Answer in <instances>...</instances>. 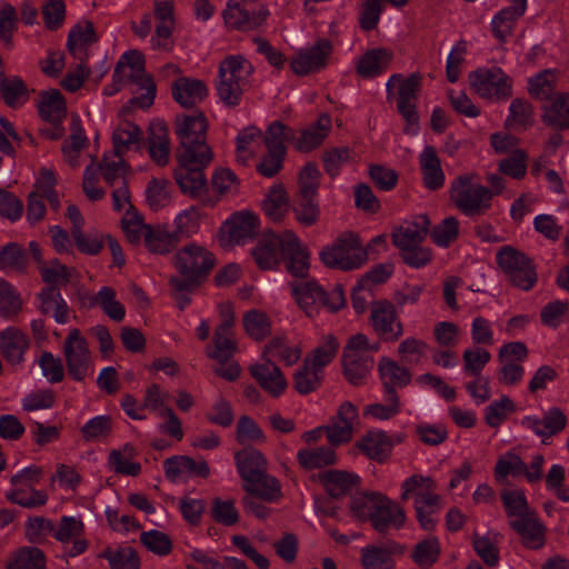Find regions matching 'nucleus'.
<instances>
[{
	"label": "nucleus",
	"instance_id": "obj_27",
	"mask_svg": "<svg viewBox=\"0 0 569 569\" xmlns=\"http://www.w3.org/2000/svg\"><path fill=\"white\" fill-rule=\"evenodd\" d=\"M172 98L183 108H193L208 96L202 80L180 77L171 86Z\"/></svg>",
	"mask_w": 569,
	"mask_h": 569
},
{
	"label": "nucleus",
	"instance_id": "obj_60",
	"mask_svg": "<svg viewBox=\"0 0 569 569\" xmlns=\"http://www.w3.org/2000/svg\"><path fill=\"white\" fill-rule=\"evenodd\" d=\"M243 327L246 332L257 341L263 340L271 333L269 317L258 310H250L244 313Z\"/></svg>",
	"mask_w": 569,
	"mask_h": 569
},
{
	"label": "nucleus",
	"instance_id": "obj_61",
	"mask_svg": "<svg viewBox=\"0 0 569 569\" xmlns=\"http://www.w3.org/2000/svg\"><path fill=\"white\" fill-rule=\"evenodd\" d=\"M315 198L312 196L299 194L293 206L297 221L305 227H311L319 220L320 208Z\"/></svg>",
	"mask_w": 569,
	"mask_h": 569
},
{
	"label": "nucleus",
	"instance_id": "obj_15",
	"mask_svg": "<svg viewBox=\"0 0 569 569\" xmlns=\"http://www.w3.org/2000/svg\"><path fill=\"white\" fill-rule=\"evenodd\" d=\"M357 421V407L350 401L342 402L336 416L325 426L329 443L335 447L348 443L352 439Z\"/></svg>",
	"mask_w": 569,
	"mask_h": 569
},
{
	"label": "nucleus",
	"instance_id": "obj_54",
	"mask_svg": "<svg viewBox=\"0 0 569 569\" xmlns=\"http://www.w3.org/2000/svg\"><path fill=\"white\" fill-rule=\"evenodd\" d=\"M322 372L303 361L293 375V387L300 395H309L320 388L322 382Z\"/></svg>",
	"mask_w": 569,
	"mask_h": 569
},
{
	"label": "nucleus",
	"instance_id": "obj_7",
	"mask_svg": "<svg viewBox=\"0 0 569 569\" xmlns=\"http://www.w3.org/2000/svg\"><path fill=\"white\" fill-rule=\"evenodd\" d=\"M496 260L512 286L528 291L536 284V266L526 253L505 246L497 252Z\"/></svg>",
	"mask_w": 569,
	"mask_h": 569
},
{
	"label": "nucleus",
	"instance_id": "obj_44",
	"mask_svg": "<svg viewBox=\"0 0 569 569\" xmlns=\"http://www.w3.org/2000/svg\"><path fill=\"white\" fill-rule=\"evenodd\" d=\"M94 27L91 21H82L72 27L68 34L67 47L74 58H80L87 46L97 42Z\"/></svg>",
	"mask_w": 569,
	"mask_h": 569
},
{
	"label": "nucleus",
	"instance_id": "obj_45",
	"mask_svg": "<svg viewBox=\"0 0 569 569\" xmlns=\"http://www.w3.org/2000/svg\"><path fill=\"white\" fill-rule=\"evenodd\" d=\"M148 149L150 158L156 163L159 166L167 164L170 153V141L166 126L159 123L150 128Z\"/></svg>",
	"mask_w": 569,
	"mask_h": 569
},
{
	"label": "nucleus",
	"instance_id": "obj_1",
	"mask_svg": "<svg viewBox=\"0 0 569 569\" xmlns=\"http://www.w3.org/2000/svg\"><path fill=\"white\" fill-rule=\"evenodd\" d=\"M252 64L242 56H229L219 64L216 90L224 106L236 108L250 87Z\"/></svg>",
	"mask_w": 569,
	"mask_h": 569
},
{
	"label": "nucleus",
	"instance_id": "obj_11",
	"mask_svg": "<svg viewBox=\"0 0 569 569\" xmlns=\"http://www.w3.org/2000/svg\"><path fill=\"white\" fill-rule=\"evenodd\" d=\"M179 166L174 170V179L184 194L199 197L207 189V179L203 170L210 162H203L200 157L189 151L177 153Z\"/></svg>",
	"mask_w": 569,
	"mask_h": 569
},
{
	"label": "nucleus",
	"instance_id": "obj_4",
	"mask_svg": "<svg viewBox=\"0 0 569 569\" xmlns=\"http://www.w3.org/2000/svg\"><path fill=\"white\" fill-rule=\"evenodd\" d=\"M208 121L202 112L180 114L176 118L174 132L179 140L177 153L189 151L203 162H211L213 153L207 143Z\"/></svg>",
	"mask_w": 569,
	"mask_h": 569
},
{
	"label": "nucleus",
	"instance_id": "obj_39",
	"mask_svg": "<svg viewBox=\"0 0 569 569\" xmlns=\"http://www.w3.org/2000/svg\"><path fill=\"white\" fill-rule=\"evenodd\" d=\"M242 488L248 495L269 503L277 502L282 498L280 481L268 472L242 483Z\"/></svg>",
	"mask_w": 569,
	"mask_h": 569
},
{
	"label": "nucleus",
	"instance_id": "obj_34",
	"mask_svg": "<svg viewBox=\"0 0 569 569\" xmlns=\"http://www.w3.org/2000/svg\"><path fill=\"white\" fill-rule=\"evenodd\" d=\"M320 480L327 493L335 499L351 493L360 483V477L343 470H327L320 475Z\"/></svg>",
	"mask_w": 569,
	"mask_h": 569
},
{
	"label": "nucleus",
	"instance_id": "obj_17",
	"mask_svg": "<svg viewBox=\"0 0 569 569\" xmlns=\"http://www.w3.org/2000/svg\"><path fill=\"white\" fill-rule=\"evenodd\" d=\"M436 488V481L432 478L413 475L402 482L400 498L402 501H407L412 495H416L415 503L430 509H440L441 498L435 492Z\"/></svg>",
	"mask_w": 569,
	"mask_h": 569
},
{
	"label": "nucleus",
	"instance_id": "obj_28",
	"mask_svg": "<svg viewBox=\"0 0 569 569\" xmlns=\"http://www.w3.org/2000/svg\"><path fill=\"white\" fill-rule=\"evenodd\" d=\"M222 230L228 233L230 241L243 243L258 234L259 218L249 211L236 212L226 221Z\"/></svg>",
	"mask_w": 569,
	"mask_h": 569
},
{
	"label": "nucleus",
	"instance_id": "obj_49",
	"mask_svg": "<svg viewBox=\"0 0 569 569\" xmlns=\"http://www.w3.org/2000/svg\"><path fill=\"white\" fill-rule=\"evenodd\" d=\"M142 139V130L132 122H123L112 133L114 156L122 158L132 144Z\"/></svg>",
	"mask_w": 569,
	"mask_h": 569
},
{
	"label": "nucleus",
	"instance_id": "obj_5",
	"mask_svg": "<svg viewBox=\"0 0 569 569\" xmlns=\"http://www.w3.org/2000/svg\"><path fill=\"white\" fill-rule=\"evenodd\" d=\"M471 174H461L450 184V200L456 208L468 217L485 214L491 207V189L472 182Z\"/></svg>",
	"mask_w": 569,
	"mask_h": 569
},
{
	"label": "nucleus",
	"instance_id": "obj_64",
	"mask_svg": "<svg viewBox=\"0 0 569 569\" xmlns=\"http://www.w3.org/2000/svg\"><path fill=\"white\" fill-rule=\"evenodd\" d=\"M103 557L108 559L111 569H139L140 559L131 547H121L117 550H106Z\"/></svg>",
	"mask_w": 569,
	"mask_h": 569
},
{
	"label": "nucleus",
	"instance_id": "obj_3",
	"mask_svg": "<svg viewBox=\"0 0 569 569\" xmlns=\"http://www.w3.org/2000/svg\"><path fill=\"white\" fill-rule=\"evenodd\" d=\"M379 343H370L363 333L348 339L342 352V369L346 379L355 387L365 383L371 372L375 360L372 353L379 350Z\"/></svg>",
	"mask_w": 569,
	"mask_h": 569
},
{
	"label": "nucleus",
	"instance_id": "obj_37",
	"mask_svg": "<svg viewBox=\"0 0 569 569\" xmlns=\"http://www.w3.org/2000/svg\"><path fill=\"white\" fill-rule=\"evenodd\" d=\"M30 346L29 339L17 327H9L0 333V350L4 359L18 365L23 360V355Z\"/></svg>",
	"mask_w": 569,
	"mask_h": 569
},
{
	"label": "nucleus",
	"instance_id": "obj_32",
	"mask_svg": "<svg viewBox=\"0 0 569 569\" xmlns=\"http://www.w3.org/2000/svg\"><path fill=\"white\" fill-rule=\"evenodd\" d=\"M378 372L382 382L383 393H397L398 388H405L411 382V373L395 360L382 357L378 363Z\"/></svg>",
	"mask_w": 569,
	"mask_h": 569
},
{
	"label": "nucleus",
	"instance_id": "obj_40",
	"mask_svg": "<svg viewBox=\"0 0 569 569\" xmlns=\"http://www.w3.org/2000/svg\"><path fill=\"white\" fill-rule=\"evenodd\" d=\"M40 311L44 315L52 313L58 323H67L69 319V307L56 286H48L39 293Z\"/></svg>",
	"mask_w": 569,
	"mask_h": 569
},
{
	"label": "nucleus",
	"instance_id": "obj_22",
	"mask_svg": "<svg viewBox=\"0 0 569 569\" xmlns=\"http://www.w3.org/2000/svg\"><path fill=\"white\" fill-rule=\"evenodd\" d=\"M541 121L555 131L569 130V92H557L542 103Z\"/></svg>",
	"mask_w": 569,
	"mask_h": 569
},
{
	"label": "nucleus",
	"instance_id": "obj_30",
	"mask_svg": "<svg viewBox=\"0 0 569 569\" xmlns=\"http://www.w3.org/2000/svg\"><path fill=\"white\" fill-rule=\"evenodd\" d=\"M430 219L427 214H419L411 222L399 227L392 233V242L399 249L419 246L427 237L430 228Z\"/></svg>",
	"mask_w": 569,
	"mask_h": 569
},
{
	"label": "nucleus",
	"instance_id": "obj_48",
	"mask_svg": "<svg viewBox=\"0 0 569 569\" xmlns=\"http://www.w3.org/2000/svg\"><path fill=\"white\" fill-rule=\"evenodd\" d=\"M179 232L151 227L147 230L146 247L153 253L164 254L170 252L180 242Z\"/></svg>",
	"mask_w": 569,
	"mask_h": 569
},
{
	"label": "nucleus",
	"instance_id": "obj_25",
	"mask_svg": "<svg viewBox=\"0 0 569 569\" xmlns=\"http://www.w3.org/2000/svg\"><path fill=\"white\" fill-rule=\"evenodd\" d=\"M521 426L532 430L537 436L550 437L562 431L567 426V417L560 408L552 407L541 418L527 416Z\"/></svg>",
	"mask_w": 569,
	"mask_h": 569
},
{
	"label": "nucleus",
	"instance_id": "obj_31",
	"mask_svg": "<svg viewBox=\"0 0 569 569\" xmlns=\"http://www.w3.org/2000/svg\"><path fill=\"white\" fill-rule=\"evenodd\" d=\"M331 130V118L327 113L319 116L315 123L302 129L299 137L293 140L295 147L300 152H310L322 144Z\"/></svg>",
	"mask_w": 569,
	"mask_h": 569
},
{
	"label": "nucleus",
	"instance_id": "obj_46",
	"mask_svg": "<svg viewBox=\"0 0 569 569\" xmlns=\"http://www.w3.org/2000/svg\"><path fill=\"white\" fill-rule=\"evenodd\" d=\"M28 266V253L17 242H9L0 249V271L23 273Z\"/></svg>",
	"mask_w": 569,
	"mask_h": 569
},
{
	"label": "nucleus",
	"instance_id": "obj_23",
	"mask_svg": "<svg viewBox=\"0 0 569 569\" xmlns=\"http://www.w3.org/2000/svg\"><path fill=\"white\" fill-rule=\"evenodd\" d=\"M284 249V231L277 234H264L252 250V256L260 269H274L282 258Z\"/></svg>",
	"mask_w": 569,
	"mask_h": 569
},
{
	"label": "nucleus",
	"instance_id": "obj_2",
	"mask_svg": "<svg viewBox=\"0 0 569 569\" xmlns=\"http://www.w3.org/2000/svg\"><path fill=\"white\" fill-rule=\"evenodd\" d=\"M291 290L298 306L309 318L316 317L321 309L337 312L346 305L340 284L326 291L316 280H301L292 282Z\"/></svg>",
	"mask_w": 569,
	"mask_h": 569
},
{
	"label": "nucleus",
	"instance_id": "obj_56",
	"mask_svg": "<svg viewBox=\"0 0 569 569\" xmlns=\"http://www.w3.org/2000/svg\"><path fill=\"white\" fill-rule=\"evenodd\" d=\"M113 428L110 416H97L88 420L80 429L81 437L87 442L107 439Z\"/></svg>",
	"mask_w": 569,
	"mask_h": 569
},
{
	"label": "nucleus",
	"instance_id": "obj_13",
	"mask_svg": "<svg viewBox=\"0 0 569 569\" xmlns=\"http://www.w3.org/2000/svg\"><path fill=\"white\" fill-rule=\"evenodd\" d=\"M370 323L376 335L385 341H397L403 335V325L396 306L387 299L371 303Z\"/></svg>",
	"mask_w": 569,
	"mask_h": 569
},
{
	"label": "nucleus",
	"instance_id": "obj_10",
	"mask_svg": "<svg viewBox=\"0 0 569 569\" xmlns=\"http://www.w3.org/2000/svg\"><path fill=\"white\" fill-rule=\"evenodd\" d=\"M471 89L482 99L508 100L512 96V78L501 68H478L468 76Z\"/></svg>",
	"mask_w": 569,
	"mask_h": 569
},
{
	"label": "nucleus",
	"instance_id": "obj_24",
	"mask_svg": "<svg viewBox=\"0 0 569 569\" xmlns=\"http://www.w3.org/2000/svg\"><path fill=\"white\" fill-rule=\"evenodd\" d=\"M403 547L396 541L385 546L369 545L361 549V565L365 569H393L395 555H401Z\"/></svg>",
	"mask_w": 569,
	"mask_h": 569
},
{
	"label": "nucleus",
	"instance_id": "obj_19",
	"mask_svg": "<svg viewBox=\"0 0 569 569\" xmlns=\"http://www.w3.org/2000/svg\"><path fill=\"white\" fill-rule=\"evenodd\" d=\"M281 259L286 261V269L292 276L305 278L308 274L309 252L291 230H284V249Z\"/></svg>",
	"mask_w": 569,
	"mask_h": 569
},
{
	"label": "nucleus",
	"instance_id": "obj_18",
	"mask_svg": "<svg viewBox=\"0 0 569 569\" xmlns=\"http://www.w3.org/2000/svg\"><path fill=\"white\" fill-rule=\"evenodd\" d=\"M166 477L172 482L186 481L193 477L207 478L210 468L203 458L173 456L163 461Z\"/></svg>",
	"mask_w": 569,
	"mask_h": 569
},
{
	"label": "nucleus",
	"instance_id": "obj_47",
	"mask_svg": "<svg viewBox=\"0 0 569 569\" xmlns=\"http://www.w3.org/2000/svg\"><path fill=\"white\" fill-rule=\"evenodd\" d=\"M40 117L54 124L66 117V101L59 90L52 89L42 93L38 106Z\"/></svg>",
	"mask_w": 569,
	"mask_h": 569
},
{
	"label": "nucleus",
	"instance_id": "obj_26",
	"mask_svg": "<svg viewBox=\"0 0 569 569\" xmlns=\"http://www.w3.org/2000/svg\"><path fill=\"white\" fill-rule=\"evenodd\" d=\"M509 526L521 538L523 545L530 549H539L545 545L546 528L537 518L535 511L509 520Z\"/></svg>",
	"mask_w": 569,
	"mask_h": 569
},
{
	"label": "nucleus",
	"instance_id": "obj_36",
	"mask_svg": "<svg viewBox=\"0 0 569 569\" xmlns=\"http://www.w3.org/2000/svg\"><path fill=\"white\" fill-rule=\"evenodd\" d=\"M234 460L237 470L243 483L267 472V459L253 447H247L236 452Z\"/></svg>",
	"mask_w": 569,
	"mask_h": 569
},
{
	"label": "nucleus",
	"instance_id": "obj_8",
	"mask_svg": "<svg viewBox=\"0 0 569 569\" xmlns=\"http://www.w3.org/2000/svg\"><path fill=\"white\" fill-rule=\"evenodd\" d=\"M214 257L206 248L189 244L180 249L173 257V264L180 279L189 283L201 284L214 266Z\"/></svg>",
	"mask_w": 569,
	"mask_h": 569
},
{
	"label": "nucleus",
	"instance_id": "obj_51",
	"mask_svg": "<svg viewBox=\"0 0 569 569\" xmlns=\"http://www.w3.org/2000/svg\"><path fill=\"white\" fill-rule=\"evenodd\" d=\"M263 210L272 221H281L289 210V199L281 184H274L269 190L263 202Z\"/></svg>",
	"mask_w": 569,
	"mask_h": 569
},
{
	"label": "nucleus",
	"instance_id": "obj_63",
	"mask_svg": "<svg viewBox=\"0 0 569 569\" xmlns=\"http://www.w3.org/2000/svg\"><path fill=\"white\" fill-rule=\"evenodd\" d=\"M22 308L20 296L12 286L0 278V317L13 319Z\"/></svg>",
	"mask_w": 569,
	"mask_h": 569
},
{
	"label": "nucleus",
	"instance_id": "obj_29",
	"mask_svg": "<svg viewBox=\"0 0 569 569\" xmlns=\"http://www.w3.org/2000/svg\"><path fill=\"white\" fill-rule=\"evenodd\" d=\"M173 8V0H154V17L159 21L156 27V36L151 39L154 49L167 50L169 48L168 40L174 26Z\"/></svg>",
	"mask_w": 569,
	"mask_h": 569
},
{
	"label": "nucleus",
	"instance_id": "obj_53",
	"mask_svg": "<svg viewBox=\"0 0 569 569\" xmlns=\"http://www.w3.org/2000/svg\"><path fill=\"white\" fill-rule=\"evenodd\" d=\"M301 357L300 348L296 346H289L282 338L271 339L263 349L262 359L278 358L283 361L287 366L295 365Z\"/></svg>",
	"mask_w": 569,
	"mask_h": 569
},
{
	"label": "nucleus",
	"instance_id": "obj_6",
	"mask_svg": "<svg viewBox=\"0 0 569 569\" xmlns=\"http://www.w3.org/2000/svg\"><path fill=\"white\" fill-rule=\"evenodd\" d=\"M396 83H398L397 109L406 121L405 132L416 133L419 122L416 103L421 90L422 74L413 72L407 78L400 73L392 74L386 84L388 98L391 97Z\"/></svg>",
	"mask_w": 569,
	"mask_h": 569
},
{
	"label": "nucleus",
	"instance_id": "obj_41",
	"mask_svg": "<svg viewBox=\"0 0 569 569\" xmlns=\"http://www.w3.org/2000/svg\"><path fill=\"white\" fill-rule=\"evenodd\" d=\"M238 352V342L233 330L216 328L213 331V348L207 347L208 358L218 362H227Z\"/></svg>",
	"mask_w": 569,
	"mask_h": 569
},
{
	"label": "nucleus",
	"instance_id": "obj_35",
	"mask_svg": "<svg viewBox=\"0 0 569 569\" xmlns=\"http://www.w3.org/2000/svg\"><path fill=\"white\" fill-rule=\"evenodd\" d=\"M392 58V52L386 48L370 49L359 58L357 73L365 79L378 77L389 68Z\"/></svg>",
	"mask_w": 569,
	"mask_h": 569
},
{
	"label": "nucleus",
	"instance_id": "obj_62",
	"mask_svg": "<svg viewBox=\"0 0 569 569\" xmlns=\"http://www.w3.org/2000/svg\"><path fill=\"white\" fill-rule=\"evenodd\" d=\"M94 302L101 307L103 312L113 321H122L126 316V309L122 303L116 300V291L111 287H102L96 298Z\"/></svg>",
	"mask_w": 569,
	"mask_h": 569
},
{
	"label": "nucleus",
	"instance_id": "obj_20",
	"mask_svg": "<svg viewBox=\"0 0 569 569\" xmlns=\"http://www.w3.org/2000/svg\"><path fill=\"white\" fill-rule=\"evenodd\" d=\"M250 375L272 397H279L288 387L280 368L271 359H263V362L251 366Z\"/></svg>",
	"mask_w": 569,
	"mask_h": 569
},
{
	"label": "nucleus",
	"instance_id": "obj_57",
	"mask_svg": "<svg viewBox=\"0 0 569 569\" xmlns=\"http://www.w3.org/2000/svg\"><path fill=\"white\" fill-rule=\"evenodd\" d=\"M338 349L339 343L337 339L329 335L325 337L323 342L313 349L305 361L322 372V369L333 360Z\"/></svg>",
	"mask_w": 569,
	"mask_h": 569
},
{
	"label": "nucleus",
	"instance_id": "obj_33",
	"mask_svg": "<svg viewBox=\"0 0 569 569\" xmlns=\"http://www.w3.org/2000/svg\"><path fill=\"white\" fill-rule=\"evenodd\" d=\"M423 186L428 190H439L445 184V172L440 158L432 146H426L419 156Z\"/></svg>",
	"mask_w": 569,
	"mask_h": 569
},
{
	"label": "nucleus",
	"instance_id": "obj_43",
	"mask_svg": "<svg viewBox=\"0 0 569 569\" xmlns=\"http://www.w3.org/2000/svg\"><path fill=\"white\" fill-rule=\"evenodd\" d=\"M333 447L330 445L312 449H300L297 453V460L306 470L335 465L337 462V453Z\"/></svg>",
	"mask_w": 569,
	"mask_h": 569
},
{
	"label": "nucleus",
	"instance_id": "obj_52",
	"mask_svg": "<svg viewBox=\"0 0 569 569\" xmlns=\"http://www.w3.org/2000/svg\"><path fill=\"white\" fill-rule=\"evenodd\" d=\"M296 139V131L280 121H273L267 129L266 134H262V142H264L268 151L286 153L283 146L284 141H293Z\"/></svg>",
	"mask_w": 569,
	"mask_h": 569
},
{
	"label": "nucleus",
	"instance_id": "obj_58",
	"mask_svg": "<svg viewBox=\"0 0 569 569\" xmlns=\"http://www.w3.org/2000/svg\"><path fill=\"white\" fill-rule=\"evenodd\" d=\"M87 143V137L78 120L71 124V134L62 144V152L66 160L71 167L78 166V157L80 151Z\"/></svg>",
	"mask_w": 569,
	"mask_h": 569
},
{
	"label": "nucleus",
	"instance_id": "obj_16",
	"mask_svg": "<svg viewBox=\"0 0 569 569\" xmlns=\"http://www.w3.org/2000/svg\"><path fill=\"white\" fill-rule=\"evenodd\" d=\"M253 3H228L223 11L226 23L236 30H253L260 27L267 19L269 11L264 7L251 8Z\"/></svg>",
	"mask_w": 569,
	"mask_h": 569
},
{
	"label": "nucleus",
	"instance_id": "obj_9",
	"mask_svg": "<svg viewBox=\"0 0 569 569\" xmlns=\"http://www.w3.org/2000/svg\"><path fill=\"white\" fill-rule=\"evenodd\" d=\"M321 261L330 268L353 270L367 261V251L353 233L343 234L320 252Z\"/></svg>",
	"mask_w": 569,
	"mask_h": 569
},
{
	"label": "nucleus",
	"instance_id": "obj_12",
	"mask_svg": "<svg viewBox=\"0 0 569 569\" xmlns=\"http://www.w3.org/2000/svg\"><path fill=\"white\" fill-rule=\"evenodd\" d=\"M68 375L76 381H82L91 367V353L88 342L79 329H71L63 343Z\"/></svg>",
	"mask_w": 569,
	"mask_h": 569
},
{
	"label": "nucleus",
	"instance_id": "obj_42",
	"mask_svg": "<svg viewBox=\"0 0 569 569\" xmlns=\"http://www.w3.org/2000/svg\"><path fill=\"white\" fill-rule=\"evenodd\" d=\"M558 71L553 69H545L528 80V93L531 98L539 101H548L552 99L558 83Z\"/></svg>",
	"mask_w": 569,
	"mask_h": 569
},
{
	"label": "nucleus",
	"instance_id": "obj_14",
	"mask_svg": "<svg viewBox=\"0 0 569 569\" xmlns=\"http://www.w3.org/2000/svg\"><path fill=\"white\" fill-rule=\"evenodd\" d=\"M333 47L330 40L321 38L307 49L300 50L290 61L292 71L298 76L317 72L327 66Z\"/></svg>",
	"mask_w": 569,
	"mask_h": 569
},
{
	"label": "nucleus",
	"instance_id": "obj_59",
	"mask_svg": "<svg viewBox=\"0 0 569 569\" xmlns=\"http://www.w3.org/2000/svg\"><path fill=\"white\" fill-rule=\"evenodd\" d=\"M528 153L522 149H515L498 163L499 171L512 179L520 180L527 173Z\"/></svg>",
	"mask_w": 569,
	"mask_h": 569
},
{
	"label": "nucleus",
	"instance_id": "obj_55",
	"mask_svg": "<svg viewBox=\"0 0 569 569\" xmlns=\"http://www.w3.org/2000/svg\"><path fill=\"white\" fill-rule=\"evenodd\" d=\"M385 495L376 491L355 496L350 501V511L360 521H369Z\"/></svg>",
	"mask_w": 569,
	"mask_h": 569
},
{
	"label": "nucleus",
	"instance_id": "obj_21",
	"mask_svg": "<svg viewBox=\"0 0 569 569\" xmlns=\"http://www.w3.org/2000/svg\"><path fill=\"white\" fill-rule=\"evenodd\" d=\"M369 521L377 532L386 533L391 529L402 528L406 513L402 507L385 496Z\"/></svg>",
	"mask_w": 569,
	"mask_h": 569
},
{
	"label": "nucleus",
	"instance_id": "obj_50",
	"mask_svg": "<svg viewBox=\"0 0 569 569\" xmlns=\"http://www.w3.org/2000/svg\"><path fill=\"white\" fill-rule=\"evenodd\" d=\"M7 569H46V558L39 548L23 547L13 553Z\"/></svg>",
	"mask_w": 569,
	"mask_h": 569
},
{
	"label": "nucleus",
	"instance_id": "obj_38",
	"mask_svg": "<svg viewBox=\"0 0 569 569\" xmlns=\"http://www.w3.org/2000/svg\"><path fill=\"white\" fill-rule=\"evenodd\" d=\"M357 447L369 459L385 462L391 455L393 443L385 431H369Z\"/></svg>",
	"mask_w": 569,
	"mask_h": 569
}]
</instances>
